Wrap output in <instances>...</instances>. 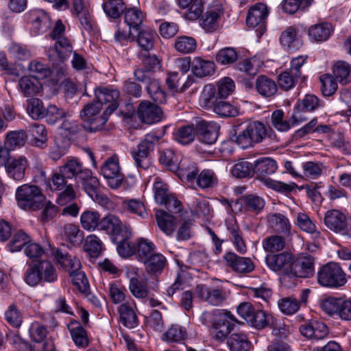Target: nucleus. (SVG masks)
<instances>
[{
  "label": "nucleus",
  "instance_id": "21",
  "mask_svg": "<svg viewBox=\"0 0 351 351\" xmlns=\"http://www.w3.org/2000/svg\"><path fill=\"white\" fill-rule=\"evenodd\" d=\"M134 306H135L134 301L125 302L121 304L118 309L120 322L128 328H134L138 324Z\"/></svg>",
  "mask_w": 351,
  "mask_h": 351
},
{
  "label": "nucleus",
  "instance_id": "59",
  "mask_svg": "<svg viewBox=\"0 0 351 351\" xmlns=\"http://www.w3.org/2000/svg\"><path fill=\"white\" fill-rule=\"evenodd\" d=\"M285 245L284 238L274 235L267 237L263 241V246L265 251L274 252L282 250Z\"/></svg>",
  "mask_w": 351,
  "mask_h": 351
},
{
  "label": "nucleus",
  "instance_id": "10",
  "mask_svg": "<svg viewBox=\"0 0 351 351\" xmlns=\"http://www.w3.org/2000/svg\"><path fill=\"white\" fill-rule=\"evenodd\" d=\"M99 230L114 236V239H118L119 237H123L124 239L130 238L132 235L130 228L123 224L117 216L112 214H108L101 218Z\"/></svg>",
  "mask_w": 351,
  "mask_h": 351
},
{
  "label": "nucleus",
  "instance_id": "29",
  "mask_svg": "<svg viewBox=\"0 0 351 351\" xmlns=\"http://www.w3.org/2000/svg\"><path fill=\"white\" fill-rule=\"evenodd\" d=\"M256 89L258 93L265 97H270L277 92L276 82L265 75H259L256 80Z\"/></svg>",
  "mask_w": 351,
  "mask_h": 351
},
{
  "label": "nucleus",
  "instance_id": "19",
  "mask_svg": "<svg viewBox=\"0 0 351 351\" xmlns=\"http://www.w3.org/2000/svg\"><path fill=\"white\" fill-rule=\"evenodd\" d=\"M269 14V10L264 3H258L252 6L247 12L246 23L248 26L255 27L263 25Z\"/></svg>",
  "mask_w": 351,
  "mask_h": 351
},
{
  "label": "nucleus",
  "instance_id": "52",
  "mask_svg": "<svg viewBox=\"0 0 351 351\" xmlns=\"http://www.w3.org/2000/svg\"><path fill=\"white\" fill-rule=\"evenodd\" d=\"M254 173V165L243 159L239 160L231 169L232 175L237 178L250 177Z\"/></svg>",
  "mask_w": 351,
  "mask_h": 351
},
{
  "label": "nucleus",
  "instance_id": "43",
  "mask_svg": "<svg viewBox=\"0 0 351 351\" xmlns=\"http://www.w3.org/2000/svg\"><path fill=\"white\" fill-rule=\"evenodd\" d=\"M135 245V254L141 262L145 261L149 256L154 254V244L147 239H138Z\"/></svg>",
  "mask_w": 351,
  "mask_h": 351
},
{
  "label": "nucleus",
  "instance_id": "62",
  "mask_svg": "<svg viewBox=\"0 0 351 351\" xmlns=\"http://www.w3.org/2000/svg\"><path fill=\"white\" fill-rule=\"evenodd\" d=\"M216 61L221 64H229L234 62L238 58V53L232 47L220 49L216 54Z\"/></svg>",
  "mask_w": 351,
  "mask_h": 351
},
{
  "label": "nucleus",
  "instance_id": "2",
  "mask_svg": "<svg viewBox=\"0 0 351 351\" xmlns=\"http://www.w3.org/2000/svg\"><path fill=\"white\" fill-rule=\"evenodd\" d=\"M277 169L276 161L270 158H263L256 161L254 165V172L260 180L269 188L280 192L291 191L293 187L292 185L276 181L267 178L273 174Z\"/></svg>",
  "mask_w": 351,
  "mask_h": 351
},
{
  "label": "nucleus",
  "instance_id": "42",
  "mask_svg": "<svg viewBox=\"0 0 351 351\" xmlns=\"http://www.w3.org/2000/svg\"><path fill=\"white\" fill-rule=\"evenodd\" d=\"M332 32V26L329 23H322L311 26L308 29L309 36L316 41L326 40Z\"/></svg>",
  "mask_w": 351,
  "mask_h": 351
},
{
  "label": "nucleus",
  "instance_id": "6",
  "mask_svg": "<svg viewBox=\"0 0 351 351\" xmlns=\"http://www.w3.org/2000/svg\"><path fill=\"white\" fill-rule=\"evenodd\" d=\"M158 139L154 134H147L136 147L131 150L134 164L138 169L147 170L152 166L150 152Z\"/></svg>",
  "mask_w": 351,
  "mask_h": 351
},
{
  "label": "nucleus",
  "instance_id": "31",
  "mask_svg": "<svg viewBox=\"0 0 351 351\" xmlns=\"http://www.w3.org/2000/svg\"><path fill=\"white\" fill-rule=\"evenodd\" d=\"M62 235L66 242L73 246L80 245L84 240V232L78 226L67 223L63 228Z\"/></svg>",
  "mask_w": 351,
  "mask_h": 351
},
{
  "label": "nucleus",
  "instance_id": "40",
  "mask_svg": "<svg viewBox=\"0 0 351 351\" xmlns=\"http://www.w3.org/2000/svg\"><path fill=\"white\" fill-rule=\"evenodd\" d=\"M333 76L342 84L351 82V66L346 62L338 61L333 66Z\"/></svg>",
  "mask_w": 351,
  "mask_h": 351
},
{
  "label": "nucleus",
  "instance_id": "28",
  "mask_svg": "<svg viewBox=\"0 0 351 351\" xmlns=\"http://www.w3.org/2000/svg\"><path fill=\"white\" fill-rule=\"evenodd\" d=\"M268 226L278 233L289 234L291 225L289 219L280 213L270 214L267 216Z\"/></svg>",
  "mask_w": 351,
  "mask_h": 351
},
{
  "label": "nucleus",
  "instance_id": "23",
  "mask_svg": "<svg viewBox=\"0 0 351 351\" xmlns=\"http://www.w3.org/2000/svg\"><path fill=\"white\" fill-rule=\"evenodd\" d=\"M20 91L25 97H33L39 94L43 90V85L33 75L23 76L19 81Z\"/></svg>",
  "mask_w": 351,
  "mask_h": 351
},
{
  "label": "nucleus",
  "instance_id": "20",
  "mask_svg": "<svg viewBox=\"0 0 351 351\" xmlns=\"http://www.w3.org/2000/svg\"><path fill=\"white\" fill-rule=\"evenodd\" d=\"M28 167V161L25 156H18L10 160L5 168L8 176L16 180L21 181L25 177V170Z\"/></svg>",
  "mask_w": 351,
  "mask_h": 351
},
{
  "label": "nucleus",
  "instance_id": "13",
  "mask_svg": "<svg viewBox=\"0 0 351 351\" xmlns=\"http://www.w3.org/2000/svg\"><path fill=\"white\" fill-rule=\"evenodd\" d=\"M195 295L201 301L212 306H218L226 299V292L220 288L198 285L195 289Z\"/></svg>",
  "mask_w": 351,
  "mask_h": 351
},
{
  "label": "nucleus",
  "instance_id": "46",
  "mask_svg": "<svg viewBox=\"0 0 351 351\" xmlns=\"http://www.w3.org/2000/svg\"><path fill=\"white\" fill-rule=\"evenodd\" d=\"M221 14V11L219 8L207 11L200 21L201 26L208 32L216 30Z\"/></svg>",
  "mask_w": 351,
  "mask_h": 351
},
{
  "label": "nucleus",
  "instance_id": "30",
  "mask_svg": "<svg viewBox=\"0 0 351 351\" xmlns=\"http://www.w3.org/2000/svg\"><path fill=\"white\" fill-rule=\"evenodd\" d=\"M280 43L285 48L295 49L302 45L296 29L292 26L287 27L280 36Z\"/></svg>",
  "mask_w": 351,
  "mask_h": 351
},
{
  "label": "nucleus",
  "instance_id": "48",
  "mask_svg": "<svg viewBox=\"0 0 351 351\" xmlns=\"http://www.w3.org/2000/svg\"><path fill=\"white\" fill-rule=\"evenodd\" d=\"M248 323L256 328H263L269 324H274V317L262 310L254 309Z\"/></svg>",
  "mask_w": 351,
  "mask_h": 351
},
{
  "label": "nucleus",
  "instance_id": "18",
  "mask_svg": "<svg viewBox=\"0 0 351 351\" xmlns=\"http://www.w3.org/2000/svg\"><path fill=\"white\" fill-rule=\"evenodd\" d=\"M219 126L213 123L204 121L197 122V131L199 140L208 145L215 143L218 138Z\"/></svg>",
  "mask_w": 351,
  "mask_h": 351
},
{
  "label": "nucleus",
  "instance_id": "3",
  "mask_svg": "<svg viewBox=\"0 0 351 351\" xmlns=\"http://www.w3.org/2000/svg\"><path fill=\"white\" fill-rule=\"evenodd\" d=\"M18 206L26 210H36L44 206L45 197L36 185L23 184L15 194Z\"/></svg>",
  "mask_w": 351,
  "mask_h": 351
},
{
  "label": "nucleus",
  "instance_id": "49",
  "mask_svg": "<svg viewBox=\"0 0 351 351\" xmlns=\"http://www.w3.org/2000/svg\"><path fill=\"white\" fill-rule=\"evenodd\" d=\"M143 263L148 273L157 274L161 272L164 269L166 258L160 254L154 253Z\"/></svg>",
  "mask_w": 351,
  "mask_h": 351
},
{
  "label": "nucleus",
  "instance_id": "61",
  "mask_svg": "<svg viewBox=\"0 0 351 351\" xmlns=\"http://www.w3.org/2000/svg\"><path fill=\"white\" fill-rule=\"evenodd\" d=\"M303 173L305 177L317 179L325 169L322 163L308 161L303 164Z\"/></svg>",
  "mask_w": 351,
  "mask_h": 351
},
{
  "label": "nucleus",
  "instance_id": "12",
  "mask_svg": "<svg viewBox=\"0 0 351 351\" xmlns=\"http://www.w3.org/2000/svg\"><path fill=\"white\" fill-rule=\"evenodd\" d=\"M101 173L108 181V186L116 189L120 187L123 180L119 162L117 158H108L101 168Z\"/></svg>",
  "mask_w": 351,
  "mask_h": 351
},
{
  "label": "nucleus",
  "instance_id": "36",
  "mask_svg": "<svg viewBox=\"0 0 351 351\" xmlns=\"http://www.w3.org/2000/svg\"><path fill=\"white\" fill-rule=\"evenodd\" d=\"M41 281L53 282L58 278L56 269L51 262L43 261L35 264Z\"/></svg>",
  "mask_w": 351,
  "mask_h": 351
},
{
  "label": "nucleus",
  "instance_id": "63",
  "mask_svg": "<svg viewBox=\"0 0 351 351\" xmlns=\"http://www.w3.org/2000/svg\"><path fill=\"white\" fill-rule=\"evenodd\" d=\"M198 186L202 189L211 188L217 184V178L211 170H203L197 178Z\"/></svg>",
  "mask_w": 351,
  "mask_h": 351
},
{
  "label": "nucleus",
  "instance_id": "41",
  "mask_svg": "<svg viewBox=\"0 0 351 351\" xmlns=\"http://www.w3.org/2000/svg\"><path fill=\"white\" fill-rule=\"evenodd\" d=\"M197 136V124L179 128L174 134V138L181 144L186 145L194 141Z\"/></svg>",
  "mask_w": 351,
  "mask_h": 351
},
{
  "label": "nucleus",
  "instance_id": "53",
  "mask_svg": "<svg viewBox=\"0 0 351 351\" xmlns=\"http://www.w3.org/2000/svg\"><path fill=\"white\" fill-rule=\"evenodd\" d=\"M174 47L181 53H190L196 49L197 42L193 37L179 36L176 39Z\"/></svg>",
  "mask_w": 351,
  "mask_h": 351
},
{
  "label": "nucleus",
  "instance_id": "56",
  "mask_svg": "<svg viewBox=\"0 0 351 351\" xmlns=\"http://www.w3.org/2000/svg\"><path fill=\"white\" fill-rule=\"evenodd\" d=\"M27 134L23 130L11 131L6 135L5 146L10 149L23 146L25 143Z\"/></svg>",
  "mask_w": 351,
  "mask_h": 351
},
{
  "label": "nucleus",
  "instance_id": "14",
  "mask_svg": "<svg viewBox=\"0 0 351 351\" xmlns=\"http://www.w3.org/2000/svg\"><path fill=\"white\" fill-rule=\"evenodd\" d=\"M95 99L104 104H109L105 110L113 112L118 107V99L120 94L117 89L110 88L109 86H98L95 89Z\"/></svg>",
  "mask_w": 351,
  "mask_h": 351
},
{
  "label": "nucleus",
  "instance_id": "7",
  "mask_svg": "<svg viewBox=\"0 0 351 351\" xmlns=\"http://www.w3.org/2000/svg\"><path fill=\"white\" fill-rule=\"evenodd\" d=\"M266 135L265 125L259 121L250 123L238 135L234 141L241 148L252 147L254 143L261 142Z\"/></svg>",
  "mask_w": 351,
  "mask_h": 351
},
{
  "label": "nucleus",
  "instance_id": "60",
  "mask_svg": "<svg viewBox=\"0 0 351 351\" xmlns=\"http://www.w3.org/2000/svg\"><path fill=\"white\" fill-rule=\"evenodd\" d=\"M214 112L223 117H233L239 114V110L237 107L226 101H219L215 104Z\"/></svg>",
  "mask_w": 351,
  "mask_h": 351
},
{
  "label": "nucleus",
  "instance_id": "50",
  "mask_svg": "<svg viewBox=\"0 0 351 351\" xmlns=\"http://www.w3.org/2000/svg\"><path fill=\"white\" fill-rule=\"evenodd\" d=\"M129 290L132 295L138 299L146 298L149 293L147 283L142 282L136 276L130 278Z\"/></svg>",
  "mask_w": 351,
  "mask_h": 351
},
{
  "label": "nucleus",
  "instance_id": "1",
  "mask_svg": "<svg viewBox=\"0 0 351 351\" xmlns=\"http://www.w3.org/2000/svg\"><path fill=\"white\" fill-rule=\"evenodd\" d=\"M202 324L207 326L213 339L223 342L234 326V315L225 309L204 311L199 317Z\"/></svg>",
  "mask_w": 351,
  "mask_h": 351
},
{
  "label": "nucleus",
  "instance_id": "57",
  "mask_svg": "<svg viewBox=\"0 0 351 351\" xmlns=\"http://www.w3.org/2000/svg\"><path fill=\"white\" fill-rule=\"evenodd\" d=\"M103 9L108 16L117 19L125 12L126 8L122 0H110L103 4Z\"/></svg>",
  "mask_w": 351,
  "mask_h": 351
},
{
  "label": "nucleus",
  "instance_id": "58",
  "mask_svg": "<svg viewBox=\"0 0 351 351\" xmlns=\"http://www.w3.org/2000/svg\"><path fill=\"white\" fill-rule=\"evenodd\" d=\"M103 108L101 104L95 101L88 103L84 106L80 113V117L85 123L90 120L91 118L96 117L101 114Z\"/></svg>",
  "mask_w": 351,
  "mask_h": 351
},
{
  "label": "nucleus",
  "instance_id": "26",
  "mask_svg": "<svg viewBox=\"0 0 351 351\" xmlns=\"http://www.w3.org/2000/svg\"><path fill=\"white\" fill-rule=\"evenodd\" d=\"M191 71L197 77L209 76L215 72V64L213 61L204 60L197 57L192 62Z\"/></svg>",
  "mask_w": 351,
  "mask_h": 351
},
{
  "label": "nucleus",
  "instance_id": "34",
  "mask_svg": "<svg viewBox=\"0 0 351 351\" xmlns=\"http://www.w3.org/2000/svg\"><path fill=\"white\" fill-rule=\"evenodd\" d=\"M296 225L302 231L311 234L314 239H317L320 237V232L317 229L315 224L309 216L304 213L297 214Z\"/></svg>",
  "mask_w": 351,
  "mask_h": 351
},
{
  "label": "nucleus",
  "instance_id": "47",
  "mask_svg": "<svg viewBox=\"0 0 351 351\" xmlns=\"http://www.w3.org/2000/svg\"><path fill=\"white\" fill-rule=\"evenodd\" d=\"M179 166V169L176 172L181 179L189 182L196 178L198 169L195 162L184 159L180 162Z\"/></svg>",
  "mask_w": 351,
  "mask_h": 351
},
{
  "label": "nucleus",
  "instance_id": "38",
  "mask_svg": "<svg viewBox=\"0 0 351 351\" xmlns=\"http://www.w3.org/2000/svg\"><path fill=\"white\" fill-rule=\"evenodd\" d=\"M159 160L161 164L173 172L179 169V165L182 161L180 156L171 149L161 151Z\"/></svg>",
  "mask_w": 351,
  "mask_h": 351
},
{
  "label": "nucleus",
  "instance_id": "51",
  "mask_svg": "<svg viewBox=\"0 0 351 351\" xmlns=\"http://www.w3.org/2000/svg\"><path fill=\"white\" fill-rule=\"evenodd\" d=\"M123 208L131 214L144 219L148 216L143 202L136 199H125L122 203Z\"/></svg>",
  "mask_w": 351,
  "mask_h": 351
},
{
  "label": "nucleus",
  "instance_id": "37",
  "mask_svg": "<svg viewBox=\"0 0 351 351\" xmlns=\"http://www.w3.org/2000/svg\"><path fill=\"white\" fill-rule=\"evenodd\" d=\"M186 330L182 326L175 324L172 325L165 332L163 333L162 340L167 343H180L187 338Z\"/></svg>",
  "mask_w": 351,
  "mask_h": 351
},
{
  "label": "nucleus",
  "instance_id": "35",
  "mask_svg": "<svg viewBox=\"0 0 351 351\" xmlns=\"http://www.w3.org/2000/svg\"><path fill=\"white\" fill-rule=\"evenodd\" d=\"M100 220L99 213L93 210H86L80 216V223L82 228L88 231L99 230Z\"/></svg>",
  "mask_w": 351,
  "mask_h": 351
},
{
  "label": "nucleus",
  "instance_id": "15",
  "mask_svg": "<svg viewBox=\"0 0 351 351\" xmlns=\"http://www.w3.org/2000/svg\"><path fill=\"white\" fill-rule=\"evenodd\" d=\"M137 115L143 123L152 124L162 119L163 112L157 105L148 101H143L138 106Z\"/></svg>",
  "mask_w": 351,
  "mask_h": 351
},
{
  "label": "nucleus",
  "instance_id": "16",
  "mask_svg": "<svg viewBox=\"0 0 351 351\" xmlns=\"http://www.w3.org/2000/svg\"><path fill=\"white\" fill-rule=\"evenodd\" d=\"M78 170L75 179L81 182L82 187L86 193L90 197H93L99 185V182L97 178L93 176L92 171L83 167L82 163L77 159Z\"/></svg>",
  "mask_w": 351,
  "mask_h": 351
},
{
  "label": "nucleus",
  "instance_id": "27",
  "mask_svg": "<svg viewBox=\"0 0 351 351\" xmlns=\"http://www.w3.org/2000/svg\"><path fill=\"white\" fill-rule=\"evenodd\" d=\"M227 345L230 351H250L252 347L247 336L241 332L232 334L228 338Z\"/></svg>",
  "mask_w": 351,
  "mask_h": 351
},
{
  "label": "nucleus",
  "instance_id": "45",
  "mask_svg": "<svg viewBox=\"0 0 351 351\" xmlns=\"http://www.w3.org/2000/svg\"><path fill=\"white\" fill-rule=\"evenodd\" d=\"M69 328L75 345L86 348L88 345V339L85 329L77 322L71 323Z\"/></svg>",
  "mask_w": 351,
  "mask_h": 351
},
{
  "label": "nucleus",
  "instance_id": "44",
  "mask_svg": "<svg viewBox=\"0 0 351 351\" xmlns=\"http://www.w3.org/2000/svg\"><path fill=\"white\" fill-rule=\"evenodd\" d=\"M241 201L245 210L255 213H260L265 204L263 198L254 194L244 195Z\"/></svg>",
  "mask_w": 351,
  "mask_h": 351
},
{
  "label": "nucleus",
  "instance_id": "9",
  "mask_svg": "<svg viewBox=\"0 0 351 351\" xmlns=\"http://www.w3.org/2000/svg\"><path fill=\"white\" fill-rule=\"evenodd\" d=\"M267 265L274 271L281 274V283L289 287V271H291L292 258L288 253L268 254L265 257Z\"/></svg>",
  "mask_w": 351,
  "mask_h": 351
},
{
  "label": "nucleus",
  "instance_id": "8",
  "mask_svg": "<svg viewBox=\"0 0 351 351\" xmlns=\"http://www.w3.org/2000/svg\"><path fill=\"white\" fill-rule=\"evenodd\" d=\"M314 274V258L306 254H300L291 262L289 271V287L295 285L298 278H308Z\"/></svg>",
  "mask_w": 351,
  "mask_h": 351
},
{
  "label": "nucleus",
  "instance_id": "5",
  "mask_svg": "<svg viewBox=\"0 0 351 351\" xmlns=\"http://www.w3.org/2000/svg\"><path fill=\"white\" fill-rule=\"evenodd\" d=\"M317 278L318 283L324 287L339 288L347 282L346 274L337 263L333 262L321 267Z\"/></svg>",
  "mask_w": 351,
  "mask_h": 351
},
{
  "label": "nucleus",
  "instance_id": "17",
  "mask_svg": "<svg viewBox=\"0 0 351 351\" xmlns=\"http://www.w3.org/2000/svg\"><path fill=\"white\" fill-rule=\"evenodd\" d=\"M224 259L227 265L237 273L248 274L254 269V265L250 258L239 256L234 252H227Z\"/></svg>",
  "mask_w": 351,
  "mask_h": 351
},
{
  "label": "nucleus",
  "instance_id": "54",
  "mask_svg": "<svg viewBox=\"0 0 351 351\" xmlns=\"http://www.w3.org/2000/svg\"><path fill=\"white\" fill-rule=\"evenodd\" d=\"M84 249L90 257L96 258L99 256L101 252L102 243L96 235L91 234L86 237Z\"/></svg>",
  "mask_w": 351,
  "mask_h": 351
},
{
  "label": "nucleus",
  "instance_id": "24",
  "mask_svg": "<svg viewBox=\"0 0 351 351\" xmlns=\"http://www.w3.org/2000/svg\"><path fill=\"white\" fill-rule=\"evenodd\" d=\"M135 35L134 41L141 49L139 52L149 51L154 48L156 34L150 29H138Z\"/></svg>",
  "mask_w": 351,
  "mask_h": 351
},
{
  "label": "nucleus",
  "instance_id": "22",
  "mask_svg": "<svg viewBox=\"0 0 351 351\" xmlns=\"http://www.w3.org/2000/svg\"><path fill=\"white\" fill-rule=\"evenodd\" d=\"M32 29L35 35L45 32L50 25V18L43 10H34L29 13Z\"/></svg>",
  "mask_w": 351,
  "mask_h": 351
},
{
  "label": "nucleus",
  "instance_id": "4",
  "mask_svg": "<svg viewBox=\"0 0 351 351\" xmlns=\"http://www.w3.org/2000/svg\"><path fill=\"white\" fill-rule=\"evenodd\" d=\"M77 158H69L58 167V171L52 173L48 181V186L51 191H58L65 189L70 184L68 180L75 178L78 170Z\"/></svg>",
  "mask_w": 351,
  "mask_h": 351
},
{
  "label": "nucleus",
  "instance_id": "11",
  "mask_svg": "<svg viewBox=\"0 0 351 351\" xmlns=\"http://www.w3.org/2000/svg\"><path fill=\"white\" fill-rule=\"evenodd\" d=\"M324 224L330 230L351 238V222L348 223L346 216L337 210L326 213Z\"/></svg>",
  "mask_w": 351,
  "mask_h": 351
},
{
  "label": "nucleus",
  "instance_id": "33",
  "mask_svg": "<svg viewBox=\"0 0 351 351\" xmlns=\"http://www.w3.org/2000/svg\"><path fill=\"white\" fill-rule=\"evenodd\" d=\"M112 112L104 110L102 113L94 117L90 120L86 121L84 128L89 132H97L108 130L107 121Z\"/></svg>",
  "mask_w": 351,
  "mask_h": 351
},
{
  "label": "nucleus",
  "instance_id": "25",
  "mask_svg": "<svg viewBox=\"0 0 351 351\" xmlns=\"http://www.w3.org/2000/svg\"><path fill=\"white\" fill-rule=\"evenodd\" d=\"M226 226L230 233V239L232 241L237 251L240 254H245L247 252V246L236 221L234 220L226 221Z\"/></svg>",
  "mask_w": 351,
  "mask_h": 351
},
{
  "label": "nucleus",
  "instance_id": "55",
  "mask_svg": "<svg viewBox=\"0 0 351 351\" xmlns=\"http://www.w3.org/2000/svg\"><path fill=\"white\" fill-rule=\"evenodd\" d=\"M45 109L43 101L38 98H32L27 101V112L33 119H43Z\"/></svg>",
  "mask_w": 351,
  "mask_h": 351
},
{
  "label": "nucleus",
  "instance_id": "64",
  "mask_svg": "<svg viewBox=\"0 0 351 351\" xmlns=\"http://www.w3.org/2000/svg\"><path fill=\"white\" fill-rule=\"evenodd\" d=\"M66 115V113L63 109L51 104L45 109L44 118L46 119L49 124L53 125L61 119L65 117Z\"/></svg>",
  "mask_w": 351,
  "mask_h": 351
},
{
  "label": "nucleus",
  "instance_id": "32",
  "mask_svg": "<svg viewBox=\"0 0 351 351\" xmlns=\"http://www.w3.org/2000/svg\"><path fill=\"white\" fill-rule=\"evenodd\" d=\"M156 217L160 229L167 235H171L175 230L176 223L175 217L163 210H157Z\"/></svg>",
  "mask_w": 351,
  "mask_h": 351
},
{
  "label": "nucleus",
  "instance_id": "39",
  "mask_svg": "<svg viewBox=\"0 0 351 351\" xmlns=\"http://www.w3.org/2000/svg\"><path fill=\"white\" fill-rule=\"evenodd\" d=\"M142 12L136 8H131L125 10L124 12L125 22L129 29L138 31L141 29L143 21Z\"/></svg>",
  "mask_w": 351,
  "mask_h": 351
}]
</instances>
